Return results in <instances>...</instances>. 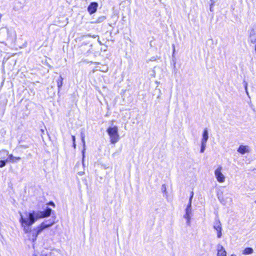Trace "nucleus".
Wrapping results in <instances>:
<instances>
[{
  "instance_id": "f257e3e1",
  "label": "nucleus",
  "mask_w": 256,
  "mask_h": 256,
  "mask_svg": "<svg viewBox=\"0 0 256 256\" xmlns=\"http://www.w3.org/2000/svg\"><path fill=\"white\" fill-rule=\"evenodd\" d=\"M52 210L47 207L45 210H30L26 212L24 214L20 212V222L23 230L26 234H29L28 236L29 238L32 242H34L38 236L44 230L47 228L52 226L54 222L47 220L42 222L40 225L32 230L31 226L32 225L36 220L40 218H44L49 216L52 212Z\"/></svg>"
},
{
  "instance_id": "f03ea898",
  "label": "nucleus",
  "mask_w": 256,
  "mask_h": 256,
  "mask_svg": "<svg viewBox=\"0 0 256 256\" xmlns=\"http://www.w3.org/2000/svg\"><path fill=\"white\" fill-rule=\"evenodd\" d=\"M106 132L110 137V142L112 144H116L119 140L120 136L118 134V128L117 126L109 127L107 129Z\"/></svg>"
},
{
  "instance_id": "7ed1b4c3",
  "label": "nucleus",
  "mask_w": 256,
  "mask_h": 256,
  "mask_svg": "<svg viewBox=\"0 0 256 256\" xmlns=\"http://www.w3.org/2000/svg\"><path fill=\"white\" fill-rule=\"evenodd\" d=\"M193 196L194 192H191V196L189 199L188 204L186 208V214L184 216V218L186 220V224L188 226H190V224L191 214L192 213V198H193Z\"/></svg>"
},
{
  "instance_id": "20e7f679",
  "label": "nucleus",
  "mask_w": 256,
  "mask_h": 256,
  "mask_svg": "<svg viewBox=\"0 0 256 256\" xmlns=\"http://www.w3.org/2000/svg\"><path fill=\"white\" fill-rule=\"evenodd\" d=\"M222 168L221 166H219L214 172L216 180L219 182H223L225 180V176L222 173Z\"/></svg>"
},
{
  "instance_id": "39448f33",
  "label": "nucleus",
  "mask_w": 256,
  "mask_h": 256,
  "mask_svg": "<svg viewBox=\"0 0 256 256\" xmlns=\"http://www.w3.org/2000/svg\"><path fill=\"white\" fill-rule=\"evenodd\" d=\"M4 32H6L7 34V38L12 40H14L16 38V34L14 30L12 28L8 29V28H4L2 29Z\"/></svg>"
},
{
  "instance_id": "423d86ee",
  "label": "nucleus",
  "mask_w": 256,
  "mask_h": 256,
  "mask_svg": "<svg viewBox=\"0 0 256 256\" xmlns=\"http://www.w3.org/2000/svg\"><path fill=\"white\" fill-rule=\"evenodd\" d=\"M98 6V4L97 2H92L88 6V10L89 13L92 14L96 11Z\"/></svg>"
},
{
  "instance_id": "0eeeda50",
  "label": "nucleus",
  "mask_w": 256,
  "mask_h": 256,
  "mask_svg": "<svg viewBox=\"0 0 256 256\" xmlns=\"http://www.w3.org/2000/svg\"><path fill=\"white\" fill-rule=\"evenodd\" d=\"M217 256H226V252L224 248L220 244L218 245Z\"/></svg>"
},
{
  "instance_id": "6e6552de",
  "label": "nucleus",
  "mask_w": 256,
  "mask_h": 256,
  "mask_svg": "<svg viewBox=\"0 0 256 256\" xmlns=\"http://www.w3.org/2000/svg\"><path fill=\"white\" fill-rule=\"evenodd\" d=\"M208 138V130L207 128H204L203 134H202V138L201 140V142L207 143V141Z\"/></svg>"
},
{
  "instance_id": "1a4fd4ad",
  "label": "nucleus",
  "mask_w": 256,
  "mask_h": 256,
  "mask_svg": "<svg viewBox=\"0 0 256 256\" xmlns=\"http://www.w3.org/2000/svg\"><path fill=\"white\" fill-rule=\"evenodd\" d=\"M218 198L220 200L221 202H222L224 205H226L228 204H230L232 202V198L230 197H226V202H224V198L220 195H218Z\"/></svg>"
},
{
  "instance_id": "9d476101",
  "label": "nucleus",
  "mask_w": 256,
  "mask_h": 256,
  "mask_svg": "<svg viewBox=\"0 0 256 256\" xmlns=\"http://www.w3.org/2000/svg\"><path fill=\"white\" fill-rule=\"evenodd\" d=\"M8 162H10L12 163L16 162L18 160H19L21 159L20 157H16L14 156L12 154H10L8 156Z\"/></svg>"
},
{
  "instance_id": "9b49d317",
  "label": "nucleus",
  "mask_w": 256,
  "mask_h": 256,
  "mask_svg": "<svg viewBox=\"0 0 256 256\" xmlns=\"http://www.w3.org/2000/svg\"><path fill=\"white\" fill-rule=\"evenodd\" d=\"M80 136H81L82 142L83 146H84V150L82 151V154H82L83 155L82 164H83V165H84V150H85V146H86V142H85V140H84V138H85L84 133L83 132H82L80 133Z\"/></svg>"
},
{
  "instance_id": "f8f14e48",
  "label": "nucleus",
  "mask_w": 256,
  "mask_h": 256,
  "mask_svg": "<svg viewBox=\"0 0 256 256\" xmlns=\"http://www.w3.org/2000/svg\"><path fill=\"white\" fill-rule=\"evenodd\" d=\"M238 152L241 154H244L248 152L247 146H240L238 149Z\"/></svg>"
},
{
  "instance_id": "ddd939ff",
  "label": "nucleus",
  "mask_w": 256,
  "mask_h": 256,
  "mask_svg": "<svg viewBox=\"0 0 256 256\" xmlns=\"http://www.w3.org/2000/svg\"><path fill=\"white\" fill-rule=\"evenodd\" d=\"M254 250L252 248H246L242 252V254L244 255L252 254Z\"/></svg>"
},
{
  "instance_id": "4468645a",
  "label": "nucleus",
  "mask_w": 256,
  "mask_h": 256,
  "mask_svg": "<svg viewBox=\"0 0 256 256\" xmlns=\"http://www.w3.org/2000/svg\"><path fill=\"white\" fill-rule=\"evenodd\" d=\"M214 228L216 230L218 231L219 230H222L221 224L220 220H217L214 222Z\"/></svg>"
},
{
  "instance_id": "2eb2a0df",
  "label": "nucleus",
  "mask_w": 256,
  "mask_h": 256,
  "mask_svg": "<svg viewBox=\"0 0 256 256\" xmlns=\"http://www.w3.org/2000/svg\"><path fill=\"white\" fill-rule=\"evenodd\" d=\"M62 81H63V78H62V76H60L57 80V86L58 87V91L60 90V89L62 86V84H63Z\"/></svg>"
},
{
  "instance_id": "dca6fc26",
  "label": "nucleus",
  "mask_w": 256,
  "mask_h": 256,
  "mask_svg": "<svg viewBox=\"0 0 256 256\" xmlns=\"http://www.w3.org/2000/svg\"><path fill=\"white\" fill-rule=\"evenodd\" d=\"M206 143L201 142V148H200V150L201 153H203L204 152L206 148Z\"/></svg>"
},
{
  "instance_id": "f3484780",
  "label": "nucleus",
  "mask_w": 256,
  "mask_h": 256,
  "mask_svg": "<svg viewBox=\"0 0 256 256\" xmlns=\"http://www.w3.org/2000/svg\"><path fill=\"white\" fill-rule=\"evenodd\" d=\"M106 18L104 16H102L100 17H99L98 20L95 22V23H100L101 22H102L106 20Z\"/></svg>"
},
{
  "instance_id": "a211bd4d",
  "label": "nucleus",
  "mask_w": 256,
  "mask_h": 256,
  "mask_svg": "<svg viewBox=\"0 0 256 256\" xmlns=\"http://www.w3.org/2000/svg\"><path fill=\"white\" fill-rule=\"evenodd\" d=\"M4 154H8V152L6 150H2V151H0V158H3L4 157L3 156V155Z\"/></svg>"
},
{
  "instance_id": "6ab92c4d",
  "label": "nucleus",
  "mask_w": 256,
  "mask_h": 256,
  "mask_svg": "<svg viewBox=\"0 0 256 256\" xmlns=\"http://www.w3.org/2000/svg\"><path fill=\"white\" fill-rule=\"evenodd\" d=\"M8 162V159L6 160H0V168H3L6 166V162Z\"/></svg>"
},
{
  "instance_id": "aec40b11",
  "label": "nucleus",
  "mask_w": 256,
  "mask_h": 256,
  "mask_svg": "<svg viewBox=\"0 0 256 256\" xmlns=\"http://www.w3.org/2000/svg\"><path fill=\"white\" fill-rule=\"evenodd\" d=\"M243 82L244 84V86L246 92L247 96L249 97L250 96L248 90V83L245 80H244Z\"/></svg>"
},
{
  "instance_id": "412c9836",
  "label": "nucleus",
  "mask_w": 256,
  "mask_h": 256,
  "mask_svg": "<svg viewBox=\"0 0 256 256\" xmlns=\"http://www.w3.org/2000/svg\"><path fill=\"white\" fill-rule=\"evenodd\" d=\"M222 230H219L217 231V237L218 238H220L222 236Z\"/></svg>"
},
{
  "instance_id": "4be33fe9",
  "label": "nucleus",
  "mask_w": 256,
  "mask_h": 256,
  "mask_svg": "<svg viewBox=\"0 0 256 256\" xmlns=\"http://www.w3.org/2000/svg\"><path fill=\"white\" fill-rule=\"evenodd\" d=\"M84 172H78V175H80V176L84 175Z\"/></svg>"
},
{
  "instance_id": "5701e85b",
  "label": "nucleus",
  "mask_w": 256,
  "mask_h": 256,
  "mask_svg": "<svg viewBox=\"0 0 256 256\" xmlns=\"http://www.w3.org/2000/svg\"><path fill=\"white\" fill-rule=\"evenodd\" d=\"M48 204L51 205V206H55V204H54V202H49Z\"/></svg>"
},
{
  "instance_id": "b1692460",
  "label": "nucleus",
  "mask_w": 256,
  "mask_h": 256,
  "mask_svg": "<svg viewBox=\"0 0 256 256\" xmlns=\"http://www.w3.org/2000/svg\"><path fill=\"white\" fill-rule=\"evenodd\" d=\"M72 139L73 142H76V138H75V136H72Z\"/></svg>"
},
{
  "instance_id": "393cba45",
  "label": "nucleus",
  "mask_w": 256,
  "mask_h": 256,
  "mask_svg": "<svg viewBox=\"0 0 256 256\" xmlns=\"http://www.w3.org/2000/svg\"><path fill=\"white\" fill-rule=\"evenodd\" d=\"M158 91H159L160 94L158 96V97H157L158 98H160V94H161V91L160 89H158Z\"/></svg>"
},
{
  "instance_id": "a878e982",
  "label": "nucleus",
  "mask_w": 256,
  "mask_h": 256,
  "mask_svg": "<svg viewBox=\"0 0 256 256\" xmlns=\"http://www.w3.org/2000/svg\"><path fill=\"white\" fill-rule=\"evenodd\" d=\"M172 48H173V54H174L175 52V46L174 44L172 45Z\"/></svg>"
},
{
  "instance_id": "bb28decb",
  "label": "nucleus",
  "mask_w": 256,
  "mask_h": 256,
  "mask_svg": "<svg viewBox=\"0 0 256 256\" xmlns=\"http://www.w3.org/2000/svg\"><path fill=\"white\" fill-rule=\"evenodd\" d=\"M73 146H74V148H76V144L75 142H73Z\"/></svg>"
},
{
  "instance_id": "cd10ccee",
  "label": "nucleus",
  "mask_w": 256,
  "mask_h": 256,
  "mask_svg": "<svg viewBox=\"0 0 256 256\" xmlns=\"http://www.w3.org/2000/svg\"><path fill=\"white\" fill-rule=\"evenodd\" d=\"M40 130H41L42 134H44V130L41 129Z\"/></svg>"
},
{
  "instance_id": "c85d7f7f",
  "label": "nucleus",
  "mask_w": 256,
  "mask_h": 256,
  "mask_svg": "<svg viewBox=\"0 0 256 256\" xmlns=\"http://www.w3.org/2000/svg\"><path fill=\"white\" fill-rule=\"evenodd\" d=\"M210 11H212V6H210Z\"/></svg>"
},
{
  "instance_id": "c756f323",
  "label": "nucleus",
  "mask_w": 256,
  "mask_h": 256,
  "mask_svg": "<svg viewBox=\"0 0 256 256\" xmlns=\"http://www.w3.org/2000/svg\"><path fill=\"white\" fill-rule=\"evenodd\" d=\"M96 36H94L92 37H93V38H96Z\"/></svg>"
},
{
  "instance_id": "7c9ffc66",
  "label": "nucleus",
  "mask_w": 256,
  "mask_h": 256,
  "mask_svg": "<svg viewBox=\"0 0 256 256\" xmlns=\"http://www.w3.org/2000/svg\"><path fill=\"white\" fill-rule=\"evenodd\" d=\"M255 203H256V200L255 201Z\"/></svg>"
},
{
  "instance_id": "2f4dec72",
  "label": "nucleus",
  "mask_w": 256,
  "mask_h": 256,
  "mask_svg": "<svg viewBox=\"0 0 256 256\" xmlns=\"http://www.w3.org/2000/svg\"><path fill=\"white\" fill-rule=\"evenodd\" d=\"M254 170H256V168H254Z\"/></svg>"
},
{
  "instance_id": "473e14b6",
  "label": "nucleus",
  "mask_w": 256,
  "mask_h": 256,
  "mask_svg": "<svg viewBox=\"0 0 256 256\" xmlns=\"http://www.w3.org/2000/svg\"><path fill=\"white\" fill-rule=\"evenodd\" d=\"M36 256V255H35V256Z\"/></svg>"
}]
</instances>
